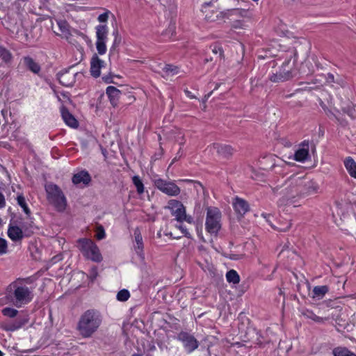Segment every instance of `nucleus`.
I'll use <instances>...</instances> for the list:
<instances>
[{"instance_id": "obj_1", "label": "nucleus", "mask_w": 356, "mask_h": 356, "mask_svg": "<svg viewBox=\"0 0 356 356\" xmlns=\"http://www.w3.org/2000/svg\"><path fill=\"white\" fill-rule=\"evenodd\" d=\"M34 298L33 288L28 286L24 279H17L6 288L5 299L17 308L30 303Z\"/></svg>"}, {"instance_id": "obj_2", "label": "nucleus", "mask_w": 356, "mask_h": 356, "mask_svg": "<svg viewBox=\"0 0 356 356\" xmlns=\"http://www.w3.org/2000/svg\"><path fill=\"white\" fill-rule=\"evenodd\" d=\"M102 320L99 311L95 309H88L80 316L76 330L83 338H90L98 330Z\"/></svg>"}, {"instance_id": "obj_3", "label": "nucleus", "mask_w": 356, "mask_h": 356, "mask_svg": "<svg viewBox=\"0 0 356 356\" xmlns=\"http://www.w3.org/2000/svg\"><path fill=\"white\" fill-rule=\"evenodd\" d=\"M47 199L50 204L54 206L58 212H63L67 207V201L60 188L53 183L45 185Z\"/></svg>"}, {"instance_id": "obj_4", "label": "nucleus", "mask_w": 356, "mask_h": 356, "mask_svg": "<svg viewBox=\"0 0 356 356\" xmlns=\"http://www.w3.org/2000/svg\"><path fill=\"white\" fill-rule=\"evenodd\" d=\"M296 59L292 60L291 55L287 58L275 73H272L269 79L274 83L284 82L293 78L296 74Z\"/></svg>"}, {"instance_id": "obj_5", "label": "nucleus", "mask_w": 356, "mask_h": 356, "mask_svg": "<svg viewBox=\"0 0 356 356\" xmlns=\"http://www.w3.org/2000/svg\"><path fill=\"white\" fill-rule=\"evenodd\" d=\"M77 243L79 244V249L86 259L97 263L102 261L103 257L99 248L93 241L90 238H79Z\"/></svg>"}, {"instance_id": "obj_6", "label": "nucleus", "mask_w": 356, "mask_h": 356, "mask_svg": "<svg viewBox=\"0 0 356 356\" xmlns=\"http://www.w3.org/2000/svg\"><path fill=\"white\" fill-rule=\"evenodd\" d=\"M221 212L217 207H208L205 229L211 234L216 235L221 228Z\"/></svg>"}, {"instance_id": "obj_7", "label": "nucleus", "mask_w": 356, "mask_h": 356, "mask_svg": "<svg viewBox=\"0 0 356 356\" xmlns=\"http://www.w3.org/2000/svg\"><path fill=\"white\" fill-rule=\"evenodd\" d=\"M170 211L171 214L175 217V220L179 222H187L189 224L193 222V218L186 213V208L179 200H170L166 207Z\"/></svg>"}, {"instance_id": "obj_8", "label": "nucleus", "mask_w": 356, "mask_h": 356, "mask_svg": "<svg viewBox=\"0 0 356 356\" xmlns=\"http://www.w3.org/2000/svg\"><path fill=\"white\" fill-rule=\"evenodd\" d=\"M154 184L160 191L169 196H177L181 192L180 188L174 182L161 178L154 179Z\"/></svg>"}, {"instance_id": "obj_9", "label": "nucleus", "mask_w": 356, "mask_h": 356, "mask_svg": "<svg viewBox=\"0 0 356 356\" xmlns=\"http://www.w3.org/2000/svg\"><path fill=\"white\" fill-rule=\"evenodd\" d=\"M32 234V227L26 228V224H22V227L10 225L8 229V236L14 242L20 241L24 237H29Z\"/></svg>"}, {"instance_id": "obj_10", "label": "nucleus", "mask_w": 356, "mask_h": 356, "mask_svg": "<svg viewBox=\"0 0 356 356\" xmlns=\"http://www.w3.org/2000/svg\"><path fill=\"white\" fill-rule=\"evenodd\" d=\"M292 183L294 186L299 187L300 196L314 194L318 190V186L315 182L310 180L306 181L300 177H297Z\"/></svg>"}, {"instance_id": "obj_11", "label": "nucleus", "mask_w": 356, "mask_h": 356, "mask_svg": "<svg viewBox=\"0 0 356 356\" xmlns=\"http://www.w3.org/2000/svg\"><path fill=\"white\" fill-rule=\"evenodd\" d=\"M177 339L181 341L186 352L188 353H193L199 346V342L195 337L186 332H179L177 335Z\"/></svg>"}, {"instance_id": "obj_12", "label": "nucleus", "mask_w": 356, "mask_h": 356, "mask_svg": "<svg viewBox=\"0 0 356 356\" xmlns=\"http://www.w3.org/2000/svg\"><path fill=\"white\" fill-rule=\"evenodd\" d=\"M73 67L60 71L57 74V79L59 83L65 87H72L76 81V76L78 72H72Z\"/></svg>"}, {"instance_id": "obj_13", "label": "nucleus", "mask_w": 356, "mask_h": 356, "mask_svg": "<svg viewBox=\"0 0 356 356\" xmlns=\"http://www.w3.org/2000/svg\"><path fill=\"white\" fill-rule=\"evenodd\" d=\"M212 154L216 152L217 154L223 158H229L233 154L234 149L232 146L226 144L213 143L208 147Z\"/></svg>"}, {"instance_id": "obj_14", "label": "nucleus", "mask_w": 356, "mask_h": 356, "mask_svg": "<svg viewBox=\"0 0 356 356\" xmlns=\"http://www.w3.org/2000/svg\"><path fill=\"white\" fill-rule=\"evenodd\" d=\"M297 179L296 176H291L285 181V188L282 191L287 199H292L300 196L299 187L294 186L293 180Z\"/></svg>"}, {"instance_id": "obj_15", "label": "nucleus", "mask_w": 356, "mask_h": 356, "mask_svg": "<svg viewBox=\"0 0 356 356\" xmlns=\"http://www.w3.org/2000/svg\"><path fill=\"white\" fill-rule=\"evenodd\" d=\"M105 65V62L100 59L99 56L95 54L90 60V74L94 78L99 77L101 74V69Z\"/></svg>"}, {"instance_id": "obj_16", "label": "nucleus", "mask_w": 356, "mask_h": 356, "mask_svg": "<svg viewBox=\"0 0 356 356\" xmlns=\"http://www.w3.org/2000/svg\"><path fill=\"white\" fill-rule=\"evenodd\" d=\"M134 248L137 255L143 259L145 258L144 254V244L143 237L140 233V230L138 227H136L134 231Z\"/></svg>"}, {"instance_id": "obj_17", "label": "nucleus", "mask_w": 356, "mask_h": 356, "mask_svg": "<svg viewBox=\"0 0 356 356\" xmlns=\"http://www.w3.org/2000/svg\"><path fill=\"white\" fill-rule=\"evenodd\" d=\"M309 140H304L300 144L299 148L296 151L294 159L298 162H305L309 158Z\"/></svg>"}, {"instance_id": "obj_18", "label": "nucleus", "mask_w": 356, "mask_h": 356, "mask_svg": "<svg viewBox=\"0 0 356 356\" xmlns=\"http://www.w3.org/2000/svg\"><path fill=\"white\" fill-rule=\"evenodd\" d=\"M232 205L235 212L241 217L250 210L248 202L238 196L233 199Z\"/></svg>"}, {"instance_id": "obj_19", "label": "nucleus", "mask_w": 356, "mask_h": 356, "mask_svg": "<svg viewBox=\"0 0 356 356\" xmlns=\"http://www.w3.org/2000/svg\"><path fill=\"white\" fill-rule=\"evenodd\" d=\"M224 16L229 19L231 21L236 19H243L249 17L248 10L241 8L227 10L224 12Z\"/></svg>"}, {"instance_id": "obj_20", "label": "nucleus", "mask_w": 356, "mask_h": 356, "mask_svg": "<svg viewBox=\"0 0 356 356\" xmlns=\"http://www.w3.org/2000/svg\"><path fill=\"white\" fill-rule=\"evenodd\" d=\"M72 181L74 185H88L91 181V177L88 172L82 170L72 177Z\"/></svg>"}, {"instance_id": "obj_21", "label": "nucleus", "mask_w": 356, "mask_h": 356, "mask_svg": "<svg viewBox=\"0 0 356 356\" xmlns=\"http://www.w3.org/2000/svg\"><path fill=\"white\" fill-rule=\"evenodd\" d=\"M22 61L26 68H27L33 73L38 74L40 72L41 67L40 65L29 56H24L22 58Z\"/></svg>"}, {"instance_id": "obj_22", "label": "nucleus", "mask_w": 356, "mask_h": 356, "mask_svg": "<svg viewBox=\"0 0 356 356\" xmlns=\"http://www.w3.org/2000/svg\"><path fill=\"white\" fill-rule=\"evenodd\" d=\"M61 115L65 124L69 127L72 128H76L79 126L78 121L66 108L63 107L61 108Z\"/></svg>"}, {"instance_id": "obj_23", "label": "nucleus", "mask_w": 356, "mask_h": 356, "mask_svg": "<svg viewBox=\"0 0 356 356\" xmlns=\"http://www.w3.org/2000/svg\"><path fill=\"white\" fill-rule=\"evenodd\" d=\"M106 95L113 106H116L122 94L121 91L114 86H108L106 90Z\"/></svg>"}, {"instance_id": "obj_24", "label": "nucleus", "mask_w": 356, "mask_h": 356, "mask_svg": "<svg viewBox=\"0 0 356 356\" xmlns=\"http://www.w3.org/2000/svg\"><path fill=\"white\" fill-rule=\"evenodd\" d=\"M25 321L23 320H15L11 323H2L1 325V328L3 330L7 332H14L20 329L24 324Z\"/></svg>"}, {"instance_id": "obj_25", "label": "nucleus", "mask_w": 356, "mask_h": 356, "mask_svg": "<svg viewBox=\"0 0 356 356\" xmlns=\"http://www.w3.org/2000/svg\"><path fill=\"white\" fill-rule=\"evenodd\" d=\"M108 35V27L106 24H100L96 26L97 41L106 42Z\"/></svg>"}, {"instance_id": "obj_26", "label": "nucleus", "mask_w": 356, "mask_h": 356, "mask_svg": "<svg viewBox=\"0 0 356 356\" xmlns=\"http://www.w3.org/2000/svg\"><path fill=\"white\" fill-rule=\"evenodd\" d=\"M344 165L349 175L352 177L356 178V163L354 159L350 156L347 157L344 161Z\"/></svg>"}, {"instance_id": "obj_27", "label": "nucleus", "mask_w": 356, "mask_h": 356, "mask_svg": "<svg viewBox=\"0 0 356 356\" xmlns=\"http://www.w3.org/2000/svg\"><path fill=\"white\" fill-rule=\"evenodd\" d=\"M328 286L326 285L314 286L312 291L313 298L321 300L328 292Z\"/></svg>"}, {"instance_id": "obj_28", "label": "nucleus", "mask_w": 356, "mask_h": 356, "mask_svg": "<svg viewBox=\"0 0 356 356\" xmlns=\"http://www.w3.org/2000/svg\"><path fill=\"white\" fill-rule=\"evenodd\" d=\"M334 356H356V354L350 351L346 347L338 346L332 350Z\"/></svg>"}, {"instance_id": "obj_29", "label": "nucleus", "mask_w": 356, "mask_h": 356, "mask_svg": "<svg viewBox=\"0 0 356 356\" xmlns=\"http://www.w3.org/2000/svg\"><path fill=\"white\" fill-rule=\"evenodd\" d=\"M210 49L211 52L214 55L215 62L218 60H221L223 58V50L221 46L218 44H213L210 46Z\"/></svg>"}, {"instance_id": "obj_30", "label": "nucleus", "mask_w": 356, "mask_h": 356, "mask_svg": "<svg viewBox=\"0 0 356 356\" xmlns=\"http://www.w3.org/2000/svg\"><path fill=\"white\" fill-rule=\"evenodd\" d=\"M302 314L304 316H305L307 318H309L313 320L316 323H323L325 321L327 320L326 318H322L320 316H318L316 315L312 310L306 309L302 312Z\"/></svg>"}, {"instance_id": "obj_31", "label": "nucleus", "mask_w": 356, "mask_h": 356, "mask_svg": "<svg viewBox=\"0 0 356 356\" xmlns=\"http://www.w3.org/2000/svg\"><path fill=\"white\" fill-rule=\"evenodd\" d=\"M227 281L229 283L238 284L240 282V277L234 270H230L226 273Z\"/></svg>"}, {"instance_id": "obj_32", "label": "nucleus", "mask_w": 356, "mask_h": 356, "mask_svg": "<svg viewBox=\"0 0 356 356\" xmlns=\"http://www.w3.org/2000/svg\"><path fill=\"white\" fill-rule=\"evenodd\" d=\"M17 202L19 206H20L24 212L26 213L27 216H29L31 215V211L26 204L25 197L23 195H19L17 197Z\"/></svg>"}, {"instance_id": "obj_33", "label": "nucleus", "mask_w": 356, "mask_h": 356, "mask_svg": "<svg viewBox=\"0 0 356 356\" xmlns=\"http://www.w3.org/2000/svg\"><path fill=\"white\" fill-rule=\"evenodd\" d=\"M0 57L6 63H9L13 60V55L10 51L2 46L0 47Z\"/></svg>"}, {"instance_id": "obj_34", "label": "nucleus", "mask_w": 356, "mask_h": 356, "mask_svg": "<svg viewBox=\"0 0 356 356\" xmlns=\"http://www.w3.org/2000/svg\"><path fill=\"white\" fill-rule=\"evenodd\" d=\"M56 22L59 27V29L63 33V34H64L66 36L70 35V25L66 20L59 19Z\"/></svg>"}, {"instance_id": "obj_35", "label": "nucleus", "mask_w": 356, "mask_h": 356, "mask_svg": "<svg viewBox=\"0 0 356 356\" xmlns=\"http://www.w3.org/2000/svg\"><path fill=\"white\" fill-rule=\"evenodd\" d=\"M132 181L136 188L137 193L138 194H142L144 192V185L140 177L137 175L134 176Z\"/></svg>"}, {"instance_id": "obj_36", "label": "nucleus", "mask_w": 356, "mask_h": 356, "mask_svg": "<svg viewBox=\"0 0 356 356\" xmlns=\"http://www.w3.org/2000/svg\"><path fill=\"white\" fill-rule=\"evenodd\" d=\"M163 71L166 76H173L178 73L179 69L177 66L172 65H165Z\"/></svg>"}, {"instance_id": "obj_37", "label": "nucleus", "mask_w": 356, "mask_h": 356, "mask_svg": "<svg viewBox=\"0 0 356 356\" xmlns=\"http://www.w3.org/2000/svg\"><path fill=\"white\" fill-rule=\"evenodd\" d=\"M130 297V293L127 289H122L117 293L116 298L118 301L125 302Z\"/></svg>"}, {"instance_id": "obj_38", "label": "nucleus", "mask_w": 356, "mask_h": 356, "mask_svg": "<svg viewBox=\"0 0 356 356\" xmlns=\"http://www.w3.org/2000/svg\"><path fill=\"white\" fill-rule=\"evenodd\" d=\"M1 312L3 316L9 317V318H15L17 314L18 310L11 307H5L1 310Z\"/></svg>"}, {"instance_id": "obj_39", "label": "nucleus", "mask_w": 356, "mask_h": 356, "mask_svg": "<svg viewBox=\"0 0 356 356\" xmlns=\"http://www.w3.org/2000/svg\"><path fill=\"white\" fill-rule=\"evenodd\" d=\"M113 35H114L115 38H114V40H113V45H112V47H111V48L110 49L111 52L114 51L115 49L116 48V47H118L120 44V42H121V38L119 35V33H118V30L113 31Z\"/></svg>"}, {"instance_id": "obj_40", "label": "nucleus", "mask_w": 356, "mask_h": 356, "mask_svg": "<svg viewBox=\"0 0 356 356\" xmlns=\"http://www.w3.org/2000/svg\"><path fill=\"white\" fill-rule=\"evenodd\" d=\"M106 42L96 41V48L99 54L103 55L106 52Z\"/></svg>"}, {"instance_id": "obj_41", "label": "nucleus", "mask_w": 356, "mask_h": 356, "mask_svg": "<svg viewBox=\"0 0 356 356\" xmlns=\"http://www.w3.org/2000/svg\"><path fill=\"white\" fill-rule=\"evenodd\" d=\"M223 256L226 258H228L231 260H240L242 259L244 257V254H235V253H224Z\"/></svg>"}, {"instance_id": "obj_42", "label": "nucleus", "mask_w": 356, "mask_h": 356, "mask_svg": "<svg viewBox=\"0 0 356 356\" xmlns=\"http://www.w3.org/2000/svg\"><path fill=\"white\" fill-rule=\"evenodd\" d=\"M231 26L234 29H243L245 23L241 19H236L232 21Z\"/></svg>"}, {"instance_id": "obj_43", "label": "nucleus", "mask_w": 356, "mask_h": 356, "mask_svg": "<svg viewBox=\"0 0 356 356\" xmlns=\"http://www.w3.org/2000/svg\"><path fill=\"white\" fill-rule=\"evenodd\" d=\"M105 236H106V233H105L104 227L102 225L99 226L97 229L96 238L98 240H102V239L104 238Z\"/></svg>"}, {"instance_id": "obj_44", "label": "nucleus", "mask_w": 356, "mask_h": 356, "mask_svg": "<svg viewBox=\"0 0 356 356\" xmlns=\"http://www.w3.org/2000/svg\"><path fill=\"white\" fill-rule=\"evenodd\" d=\"M98 275V270L96 266L91 268L89 271L88 277L91 281H94Z\"/></svg>"}, {"instance_id": "obj_45", "label": "nucleus", "mask_w": 356, "mask_h": 356, "mask_svg": "<svg viewBox=\"0 0 356 356\" xmlns=\"http://www.w3.org/2000/svg\"><path fill=\"white\" fill-rule=\"evenodd\" d=\"M7 242L5 239L0 238V255L6 252Z\"/></svg>"}, {"instance_id": "obj_46", "label": "nucleus", "mask_w": 356, "mask_h": 356, "mask_svg": "<svg viewBox=\"0 0 356 356\" xmlns=\"http://www.w3.org/2000/svg\"><path fill=\"white\" fill-rule=\"evenodd\" d=\"M110 13L109 11H106L98 16V21L101 23L106 22L108 19V14Z\"/></svg>"}, {"instance_id": "obj_47", "label": "nucleus", "mask_w": 356, "mask_h": 356, "mask_svg": "<svg viewBox=\"0 0 356 356\" xmlns=\"http://www.w3.org/2000/svg\"><path fill=\"white\" fill-rule=\"evenodd\" d=\"M176 227L181 231V232L186 237H187L188 238H191V234L188 232V229L184 226H183L182 225H177Z\"/></svg>"}, {"instance_id": "obj_48", "label": "nucleus", "mask_w": 356, "mask_h": 356, "mask_svg": "<svg viewBox=\"0 0 356 356\" xmlns=\"http://www.w3.org/2000/svg\"><path fill=\"white\" fill-rule=\"evenodd\" d=\"M114 75H113L111 73H109L108 75H105L102 77V80L105 83H113V77Z\"/></svg>"}, {"instance_id": "obj_49", "label": "nucleus", "mask_w": 356, "mask_h": 356, "mask_svg": "<svg viewBox=\"0 0 356 356\" xmlns=\"http://www.w3.org/2000/svg\"><path fill=\"white\" fill-rule=\"evenodd\" d=\"M6 206V200L3 195L0 193V209L3 208Z\"/></svg>"}, {"instance_id": "obj_50", "label": "nucleus", "mask_w": 356, "mask_h": 356, "mask_svg": "<svg viewBox=\"0 0 356 356\" xmlns=\"http://www.w3.org/2000/svg\"><path fill=\"white\" fill-rule=\"evenodd\" d=\"M325 113H326L327 115L329 118L334 117V118H335L337 120H338V118H337V116H336V115H334V114L331 111H330V110L325 111Z\"/></svg>"}, {"instance_id": "obj_51", "label": "nucleus", "mask_w": 356, "mask_h": 356, "mask_svg": "<svg viewBox=\"0 0 356 356\" xmlns=\"http://www.w3.org/2000/svg\"><path fill=\"white\" fill-rule=\"evenodd\" d=\"M23 224L26 225V228L31 229V227H32L33 233L34 232V229L36 228V227L33 224V222H24Z\"/></svg>"}, {"instance_id": "obj_52", "label": "nucleus", "mask_w": 356, "mask_h": 356, "mask_svg": "<svg viewBox=\"0 0 356 356\" xmlns=\"http://www.w3.org/2000/svg\"><path fill=\"white\" fill-rule=\"evenodd\" d=\"M334 75L332 74H331V73L327 74V81L328 82H330V83L331 82H334Z\"/></svg>"}, {"instance_id": "obj_53", "label": "nucleus", "mask_w": 356, "mask_h": 356, "mask_svg": "<svg viewBox=\"0 0 356 356\" xmlns=\"http://www.w3.org/2000/svg\"><path fill=\"white\" fill-rule=\"evenodd\" d=\"M184 92H185L186 95H187V97H188L189 98H191V99L195 98V97L192 95V92L191 91L186 90Z\"/></svg>"}, {"instance_id": "obj_54", "label": "nucleus", "mask_w": 356, "mask_h": 356, "mask_svg": "<svg viewBox=\"0 0 356 356\" xmlns=\"http://www.w3.org/2000/svg\"><path fill=\"white\" fill-rule=\"evenodd\" d=\"M213 60L215 61V57H211V56H207V57L204 59L205 63H208V62L213 61Z\"/></svg>"}, {"instance_id": "obj_55", "label": "nucleus", "mask_w": 356, "mask_h": 356, "mask_svg": "<svg viewBox=\"0 0 356 356\" xmlns=\"http://www.w3.org/2000/svg\"><path fill=\"white\" fill-rule=\"evenodd\" d=\"M290 227H291V224H289L285 227L280 228L279 230L281 231V232H286L287 230L289 229Z\"/></svg>"}, {"instance_id": "obj_56", "label": "nucleus", "mask_w": 356, "mask_h": 356, "mask_svg": "<svg viewBox=\"0 0 356 356\" xmlns=\"http://www.w3.org/2000/svg\"><path fill=\"white\" fill-rule=\"evenodd\" d=\"M344 112L347 113V114L350 116V117H353V110L352 109H348V110H343Z\"/></svg>"}, {"instance_id": "obj_57", "label": "nucleus", "mask_w": 356, "mask_h": 356, "mask_svg": "<svg viewBox=\"0 0 356 356\" xmlns=\"http://www.w3.org/2000/svg\"><path fill=\"white\" fill-rule=\"evenodd\" d=\"M169 29H170V31H173L174 29H175V26L174 25H170L169 26Z\"/></svg>"}, {"instance_id": "obj_58", "label": "nucleus", "mask_w": 356, "mask_h": 356, "mask_svg": "<svg viewBox=\"0 0 356 356\" xmlns=\"http://www.w3.org/2000/svg\"><path fill=\"white\" fill-rule=\"evenodd\" d=\"M131 356H143L142 353H134Z\"/></svg>"}, {"instance_id": "obj_59", "label": "nucleus", "mask_w": 356, "mask_h": 356, "mask_svg": "<svg viewBox=\"0 0 356 356\" xmlns=\"http://www.w3.org/2000/svg\"><path fill=\"white\" fill-rule=\"evenodd\" d=\"M180 181L192 182V180H190V179H184V180H180Z\"/></svg>"}, {"instance_id": "obj_60", "label": "nucleus", "mask_w": 356, "mask_h": 356, "mask_svg": "<svg viewBox=\"0 0 356 356\" xmlns=\"http://www.w3.org/2000/svg\"><path fill=\"white\" fill-rule=\"evenodd\" d=\"M177 159V156H175V159L172 160L171 165Z\"/></svg>"}, {"instance_id": "obj_61", "label": "nucleus", "mask_w": 356, "mask_h": 356, "mask_svg": "<svg viewBox=\"0 0 356 356\" xmlns=\"http://www.w3.org/2000/svg\"><path fill=\"white\" fill-rule=\"evenodd\" d=\"M279 294H280V295H282V290H281L280 289H279Z\"/></svg>"}, {"instance_id": "obj_62", "label": "nucleus", "mask_w": 356, "mask_h": 356, "mask_svg": "<svg viewBox=\"0 0 356 356\" xmlns=\"http://www.w3.org/2000/svg\"><path fill=\"white\" fill-rule=\"evenodd\" d=\"M3 352L0 350V356H3Z\"/></svg>"}, {"instance_id": "obj_63", "label": "nucleus", "mask_w": 356, "mask_h": 356, "mask_svg": "<svg viewBox=\"0 0 356 356\" xmlns=\"http://www.w3.org/2000/svg\"><path fill=\"white\" fill-rule=\"evenodd\" d=\"M262 216H263L264 218H266V214L262 213Z\"/></svg>"}]
</instances>
